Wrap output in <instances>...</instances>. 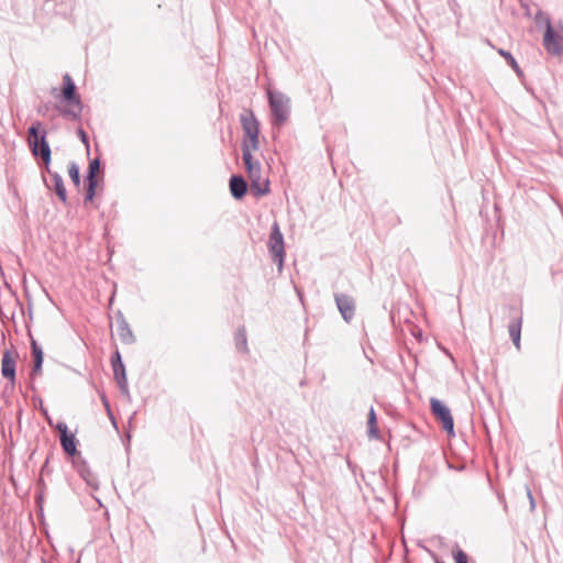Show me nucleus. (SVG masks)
I'll list each match as a JSON object with an SVG mask.
<instances>
[{"label": "nucleus", "instance_id": "f257e3e1", "mask_svg": "<svg viewBox=\"0 0 563 563\" xmlns=\"http://www.w3.org/2000/svg\"><path fill=\"white\" fill-rule=\"evenodd\" d=\"M242 158L252 183V190L255 191L256 196L266 195L269 191V181L262 178V165L258 161L253 159L252 152L246 143L242 144Z\"/></svg>", "mask_w": 563, "mask_h": 563}, {"label": "nucleus", "instance_id": "f03ea898", "mask_svg": "<svg viewBox=\"0 0 563 563\" xmlns=\"http://www.w3.org/2000/svg\"><path fill=\"white\" fill-rule=\"evenodd\" d=\"M267 99L271 109V121L273 126H283L288 121L290 115L291 107L289 97L284 92L268 89Z\"/></svg>", "mask_w": 563, "mask_h": 563}, {"label": "nucleus", "instance_id": "7ed1b4c3", "mask_svg": "<svg viewBox=\"0 0 563 563\" xmlns=\"http://www.w3.org/2000/svg\"><path fill=\"white\" fill-rule=\"evenodd\" d=\"M63 99L68 102L69 106L65 108L62 113L73 120H79L82 111V103L76 93V86L68 74L63 77Z\"/></svg>", "mask_w": 563, "mask_h": 563}, {"label": "nucleus", "instance_id": "20e7f679", "mask_svg": "<svg viewBox=\"0 0 563 563\" xmlns=\"http://www.w3.org/2000/svg\"><path fill=\"white\" fill-rule=\"evenodd\" d=\"M241 124L244 135L249 141L244 140L243 144L246 143L250 146V151H256L260 146V125L253 112L241 115Z\"/></svg>", "mask_w": 563, "mask_h": 563}, {"label": "nucleus", "instance_id": "39448f33", "mask_svg": "<svg viewBox=\"0 0 563 563\" xmlns=\"http://www.w3.org/2000/svg\"><path fill=\"white\" fill-rule=\"evenodd\" d=\"M268 246L274 262L278 265V269L282 271L285 258V249L284 236L277 222H275L272 227Z\"/></svg>", "mask_w": 563, "mask_h": 563}, {"label": "nucleus", "instance_id": "423d86ee", "mask_svg": "<svg viewBox=\"0 0 563 563\" xmlns=\"http://www.w3.org/2000/svg\"><path fill=\"white\" fill-rule=\"evenodd\" d=\"M111 365L113 369L114 379L121 394L130 401L131 394L128 385L125 366L122 362L120 352L117 350L111 356Z\"/></svg>", "mask_w": 563, "mask_h": 563}, {"label": "nucleus", "instance_id": "0eeeda50", "mask_svg": "<svg viewBox=\"0 0 563 563\" xmlns=\"http://www.w3.org/2000/svg\"><path fill=\"white\" fill-rule=\"evenodd\" d=\"M432 415L442 423V428L449 433L454 434V421L451 410L438 398L430 399Z\"/></svg>", "mask_w": 563, "mask_h": 563}, {"label": "nucleus", "instance_id": "6e6552de", "mask_svg": "<svg viewBox=\"0 0 563 563\" xmlns=\"http://www.w3.org/2000/svg\"><path fill=\"white\" fill-rule=\"evenodd\" d=\"M543 46L551 55H561L563 53V29L554 30L548 20L543 36Z\"/></svg>", "mask_w": 563, "mask_h": 563}, {"label": "nucleus", "instance_id": "1a4fd4ad", "mask_svg": "<svg viewBox=\"0 0 563 563\" xmlns=\"http://www.w3.org/2000/svg\"><path fill=\"white\" fill-rule=\"evenodd\" d=\"M334 299L341 316L346 322H350L355 312L354 299L345 294H335Z\"/></svg>", "mask_w": 563, "mask_h": 563}, {"label": "nucleus", "instance_id": "9d476101", "mask_svg": "<svg viewBox=\"0 0 563 563\" xmlns=\"http://www.w3.org/2000/svg\"><path fill=\"white\" fill-rule=\"evenodd\" d=\"M117 333L123 344H133L136 339L121 311L117 313Z\"/></svg>", "mask_w": 563, "mask_h": 563}, {"label": "nucleus", "instance_id": "9b49d317", "mask_svg": "<svg viewBox=\"0 0 563 563\" xmlns=\"http://www.w3.org/2000/svg\"><path fill=\"white\" fill-rule=\"evenodd\" d=\"M46 172L52 180V185L46 183L47 188L55 190L58 198L65 203L67 201V192L62 176L56 172H52L49 168Z\"/></svg>", "mask_w": 563, "mask_h": 563}, {"label": "nucleus", "instance_id": "f8f14e48", "mask_svg": "<svg viewBox=\"0 0 563 563\" xmlns=\"http://www.w3.org/2000/svg\"><path fill=\"white\" fill-rule=\"evenodd\" d=\"M1 374L11 382L15 379V360L12 357L10 351H5L2 355Z\"/></svg>", "mask_w": 563, "mask_h": 563}, {"label": "nucleus", "instance_id": "ddd939ff", "mask_svg": "<svg viewBox=\"0 0 563 563\" xmlns=\"http://www.w3.org/2000/svg\"><path fill=\"white\" fill-rule=\"evenodd\" d=\"M230 191L235 199H241L245 196L247 184L242 176L234 175L230 178Z\"/></svg>", "mask_w": 563, "mask_h": 563}, {"label": "nucleus", "instance_id": "4468645a", "mask_svg": "<svg viewBox=\"0 0 563 563\" xmlns=\"http://www.w3.org/2000/svg\"><path fill=\"white\" fill-rule=\"evenodd\" d=\"M40 128H41V122H35L27 130L29 145H30L31 152L34 156H38V143L41 141V135L38 132Z\"/></svg>", "mask_w": 563, "mask_h": 563}, {"label": "nucleus", "instance_id": "2eb2a0df", "mask_svg": "<svg viewBox=\"0 0 563 563\" xmlns=\"http://www.w3.org/2000/svg\"><path fill=\"white\" fill-rule=\"evenodd\" d=\"M38 155L45 164V169L48 170L52 159V151L46 140V131H44L41 135V141L38 143Z\"/></svg>", "mask_w": 563, "mask_h": 563}, {"label": "nucleus", "instance_id": "dca6fc26", "mask_svg": "<svg viewBox=\"0 0 563 563\" xmlns=\"http://www.w3.org/2000/svg\"><path fill=\"white\" fill-rule=\"evenodd\" d=\"M521 324H522V318L518 317V318L514 319L508 325L509 335H510L515 346L517 347V350H520Z\"/></svg>", "mask_w": 563, "mask_h": 563}, {"label": "nucleus", "instance_id": "f3484780", "mask_svg": "<svg viewBox=\"0 0 563 563\" xmlns=\"http://www.w3.org/2000/svg\"><path fill=\"white\" fill-rule=\"evenodd\" d=\"M31 350H32V355L34 358V366L32 369V375L40 374L42 371V364H43V350L37 344V342L35 340H32V342H31Z\"/></svg>", "mask_w": 563, "mask_h": 563}, {"label": "nucleus", "instance_id": "a211bd4d", "mask_svg": "<svg viewBox=\"0 0 563 563\" xmlns=\"http://www.w3.org/2000/svg\"><path fill=\"white\" fill-rule=\"evenodd\" d=\"M234 341H235V346L239 352H242V353L249 352L246 330L243 325L239 327L238 330L235 331Z\"/></svg>", "mask_w": 563, "mask_h": 563}, {"label": "nucleus", "instance_id": "6ab92c4d", "mask_svg": "<svg viewBox=\"0 0 563 563\" xmlns=\"http://www.w3.org/2000/svg\"><path fill=\"white\" fill-rule=\"evenodd\" d=\"M59 440H60V444H62V448L63 450L69 454V455H74L76 453V440H75V437L74 434L71 433H68L67 435H63V437H59Z\"/></svg>", "mask_w": 563, "mask_h": 563}, {"label": "nucleus", "instance_id": "aec40b11", "mask_svg": "<svg viewBox=\"0 0 563 563\" xmlns=\"http://www.w3.org/2000/svg\"><path fill=\"white\" fill-rule=\"evenodd\" d=\"M367 426H368V435L371 438H377L379 431L377 428L376 413H375V410L373 407H371L369 412H368Z\"/></svg>", "mask_w": 563, "mask_h": 563}, {"label": "nucleus", "instance_id": "412c9836", "mask_svg": "<svg viewBox=\"0 0 563 563\" xmlns=\"http://www.w3.org/2000/svg\"><path fill=\"white\" fill-rule=\"evenodd\" d=\"M100 172V161L95 158L90 161L88 166L87 183H97V174Z\"/></svg>", "mask_w": 563, "mask_h": 563}, {"label": "nucleus", "instance_id": "4be33fe9", "mask_svg": "<svg viewBox=\"0 0 563 563\" xmlns=\"http://www.w3.org/2000/svg\"><path fill=\"white\" fill-rule=\"evenodd\" d=\"M68 174L70 179L73 180L74 185L76 187H79L80 185V174H79V167L76 163H70L68 167Z\"/></svg>", "mask_w": 563, "mask_h": 563}, {"label": "nucleus", "instance_id": "5701e85b", "mask_svg": "<svg viewBox=\"0 0 563 563\" xmlns=\"http://www.w3.org/2000/svg\"><path fill=\"white\" fill-rule=\"evenodd\" d=\"M498 53H499V54H500V55H501V56L507 60V63L510 65V67H511V68H512L517 74H520V71H521V70H520V67H519L518 63L516 62V59L514 58V56H512L509 52H507V51H505V49L500 48V49L498 51Z\"/></svg>", "mask_w": 563, "mask_h": 563}, {"label": "nucleus", "instance_id": "b1692460", "mask_svg": "<svg viewBox=\"0 0 563 563\" xmlns=\"http://www.w3.org/2000/svg\"><path fill=\"white\" fill-rule=\"evenodd\" d=\"M453 556L455 563H468L467 554L459 548L453 552Z\"/></svg>", "mask_w": 563, "mask_h": 563}, {"label": "nucleus", "instance_id": "393cba45", "mask_svg": "<svg viewBox=\"0 0 563 563\" xmlns=\"http://www.w3.org/2000/svg\"><path fill=\"white\" fill-rule=\"evenodd\" d=\"M98 183H88L87 192L85 197V202L92 201L96 195V187Z\"/></svg>", "mask_w": 563, "mask_h": 563}, {"label": "nucleus", "instance_id": "a878e982", "mask_svg": "<svg viewBox=\"0 0 563 563\" xmlns=\"http://www.w3.org/2000/svg\"><path fill=\"white\" fill-rule=\"evenodd\" d=\"M55 429L59 432V437H63L64 434L67 435L68 434V428H67V424L65 422H58L56 426H55Z\"/></svg>", "mask_w": 563, "mask_h": 563}, {"label": "nucleus", "instance_id": "bb28decb", "mask_svg": "<svg viewBox=\"0 0 563 563\" xmlns=\"http://www.w3.org/2000/svg\"><path fill=\"white\" fill-rule=\"evenodd\" d=\"M78 135L80 137V140L82 141L84 144H86V146L88 147V136H87V133L82 130V129H79L78 130Z\"/></svg>", "mask_w": 563, "mask_h": 563}, {"label": "nucleus", "instance_id": "cd10ccee", "mask_svg": "<svg viewBox=\"0 0 563 563\" xmlns=\"http://www.w3.org/2000/svg\"><path fill=\"white\" fill-rule=\"evenodd\" d=\"M102 401H103L108 412L110 413V406H109L108 400H107V398L104 396L102 397Z\"/></svg>", "mask_w": 563, "mask_h": 563}, {"label": "nucleus", "instance_id": "c85d7f7f", "mask_svg": "<svg viewBox=\"0 0 563 563\" xmlns=\"http://www.w3.org/2000/svg\"><path fill=\"white\" fill-rule=\"evenodd\" d=\"M528 496H529V499H530L531 507L533 508L534 507V500H533V497H532L530 490H528Z\"/></svg>", "mask_w": 563, "mask_h": 563}, {"label": "nucleus", "instance_id": "c756f323", "mask_svg": "<svg viewBox=\"0 0 563 563\" xmlns=\"http://www.w3.org/2000/svg\"><path fill=\"white\" fill-rule=\"evenodd\" d=\"M82 477L85 478V481L89 484V485H93V481L90 479L89 477H87L85 474H82Z\"/></svg>", "mask_w": 563, "mask_h": 563}, {"label": "nucleus", "instance_id": "7c9ffc66", "mask_svg": "<svg viewBox=\"0 0 563 563\" xmlns=\"http://www.w3.org/2000/svg\"><path fill=\"white\" fill-rule=\"evenodd\" d=\"M435 563H444V562H442V561H437Z\"/></svg>", "mask_w": 563, "mask_h": 563}, {"label": "nucleus", "instance_id": "2f4dec72", "mask_svg": "<svg viewBox=\"0 0 563 563\" xmlns=\"http://www.w3.org/2000/svg\"><path fill=\"white\" fill-rule=\"evenodd\" d=\"M44 563H47V562H44Z\"/></svg>", "mask_w": 563, "mask_h": 563}]
</instances>
